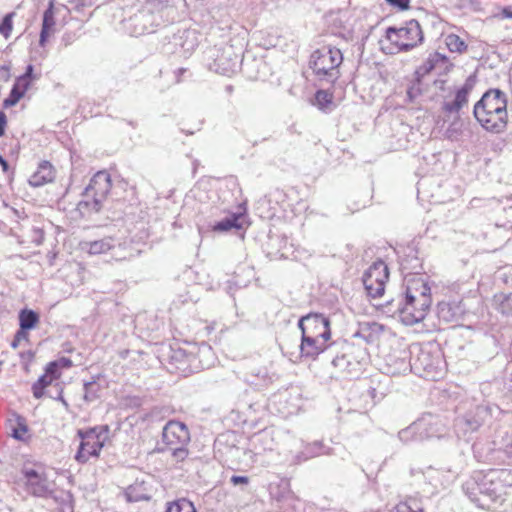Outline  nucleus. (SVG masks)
Instances as JSON below:
<instances>
[{"label": "nucleus", "mask_w": 512, "mask_h": 512, "mask_svg": "<svg viewBox=\"0 0 512 512\" xmlns=\"http://www.w3.org/2000/svg\"><path fill=\"white\" fill-rule=\"evenodd\" d=\"M508 101L504 92L489 89L474 104L473 116L479 126L487 133L501 134L509 123Z\"/></svg>", "instance_id": "1"}, {"label": "nucleus", "mask_w": 512, "mask_h": 512, "mask_svg": "<svg viewBox=\"0 0 512 512\" xmlns=\"http://www.w3.org/2000/svg\"><path fill=\"white\" fill-rule=\"evenodd\" d=\"M300 356L316 360L331 346L332 331L330 320L322 314L310 313L300 318Z\"/></svg>", "instance_id": "2"}, {"label": "nucleus", "mask_w": 512, "mask_h": 512, "mask_svg": "<svg viewBox=\"0 0 512 512\" xmlns=\"http://www.w3.org/2000/svg\"><path fill=\"white\" fill-rule=\"evenodd\" d=\"M424 33L417 20H409L400 26H391L385 30L380 46L385 54L408 52L422 44Z\"/></svg>", "instance_id": "3"}, {"label": "nucleus", "mask_w": 512, "mask_h": 512, "mask_svg": "<svg viewBox=\"0 0 512 512\" xmlns=\"http://www.w3.org/2000/svg\"><path fill=\"white\" fill-rule=\"evenodd\" d=\"M343 61L342 50L327 44L312 51L309 56V67L319 81L335 83L341 77Z\"/></svg>", "instance_id": "4"}, {"label": "nucleus", "mask_w": 512, "mask_h": 512, "mask_svg": "<svg viewBox=\"0 0 512 512\" xmlns=\"http://www.w3.org/2000/svg\"><path fill=\"white\" fill-rule=\"evenodd\" d=\"M112 190V177L107 170L97 171L90 179L83 193V199L77 204V210L85 215L99 212Z\"/></svg>", "instance_id": "5"}, {"label": "nucleus", "mask_w": 512, "mask_h": 512, "mask_svg": "<svg viewBox=\"0 0 512 512\" xmlns=\"http://www.w3.org/2000/svg\"><path fill=\"white\" fill-rule=\"evenodd\" d=\"M190 440V431L181 421L170 420L163 427L162 442L171 450L172 457L178 462H182L188 457Z\"/></svg>", "instance_id": "6"}, {"label": "nucleus", "mask_w": 512, "mask_h": 512, "mask_svg": "<svg viewBox=\"0 0 512 512\" xmlns=\"http://www.w3.org/2000/svg\"><path fill=\"white\" fill-rule=\"evenodd\" d=\"M77 435L81 441L75 454V460L84 464L90 459H97L100 456L101 450L108 440V428L96 426L87 430H78Z\"/></svg>", "instance_id": "7"}, {"label": "nucleus", "mask_w": 512, "mask_h": 512, "mask_svg": "<svg viewBox=\"0 0 512 512\" xmlns=\"http://www.w3.org/2000/svg\"><path fill=\"white\" fill-rule=\"evenodd\" d=\"M388 280L389 269L387 264L382 260L372 263L363 275L365 290L372 298L383 296Z\"/></svg>", "instance_id": "8"}, {"label": "nucleus", "mask_w": 512, "mask_h": 512, "mask_svg": "<svg viewBox=\"0 0 512 512\" xmlns=\"http://www.w3.org/2000/svg\"><path fill=\"white\" fill-rule=\"evenodd\" d=\"M432 299H425V301H419L415 299H406L399 309V317L402 323L405 325H415L423 321L431 307Z\"/></svg>", "instance_id": "9"}, {"label": "nucleus", "mask_w": 512, "mask_h": 512, "mask_svg": "<svg viewBox=\"0 0 512 512\" xmlns=\"http://www.w3.org/2000/svg\"><path fill=\"white\" fill-rule=\"evenodd\" d=\"M24 477L28 491L36 497H48L55 488V482L48 480L44 471L25 469Z\"/></svg>", "instance_id": "10"}, {"label": "nucleus", "mask_w": 512, "mask_h": 512, "mask_svg": "<svg viewBox=\"0 0 512 512\" xmlns=\"http://www.w3.org/2000/svg\"><path fill=\"white\" fill-rule=\"evenodd\" d=\"M33 70V65H28L25 73L16 79L8 97L3 101L4 108L15 106L24 97L32 82L36 79Z\"/></svg>", "instance_id": "11"}, {"label": "nucleus", "mask_w": 512, "mask_h": 512, "mask_svg": "<svg viewBox=\"0 0 512 512\" xmlns=\"http://www.w3.org/2000/svg\"><path fill=\"white\" fill-rule=\"evenodd\" d=\"M405 282V298L416 299L425 301V299H432L431 288L428 285L426 278L420 274L407 275L404 279Z\"/></svg>", "instance_id": "12"}, {"label": "nucleus", "mask_w": 512, "mask_h": 512, "mask_svg": "<svg viewBox=\"0 0 512 512\" xmlns=\"http://www.w3.org/2000/svg\"><path fill=\"white\" fill-rule=\"evenodd\" d=\"M385 333V327L376 322L361 323L357 331V336L370 345H379Z\"/></svg>", "instance_id": "13"}, {"label": "nucleus", "mask_w": 512, "mask_h": 512, "mask_svg": "<svg viewBox=\"0 0 512 512\" xmlns=\"http://www.w3.org/2000/svg\"><path fill=\"white\" fill-rule=\"evenodd\" d=\"M473 89V83L466 81L462 86L454 91V99L446 102L443 106L444 111L452 113L458 112L468 104L469 95Z\"/></svg>", "instance_id": "14"}, {"label": "nucleus", "mask_w": 512, "mask_h": 512, "mask_svg": "<svg viewBox=\"0 0 512 512\" xmlns=\"http://www.w3.org/2000/svg\"><path fill=\"white\" fill-rule=\"evenodd\" d=\"M55 178V168L49 161H42L37 170L30 176L29 184L34 187H40L51 183Z\"/></svg>", "instance_id": "15"}, {"label": "nucleus", "mask_w": 512, "mask_h": 512, "mask_svg": "<svg viewBox=\"0 0 512 512\" xmlns=\"http://www.w3.org/2000/svg\"><path fill=\"white\" fill-rule=\"evenodd\" d=\"M55 24L56 22L54 18V3L51 0L49 3V7L46 9L43 15L42 30L40 34L41 44H44L46 38L50 36V34L53 32Z\"/></svg>", "instance_id": "16"}, {"label": "nucleus", "mask_w": 512, "mask_h": 512, "mask_svg": "<svg viewBox=\"0 0 512 512\" xmlns=\"http://www.w3.org/2000/svg\"><path fill=\"white\" fill-rule=\"evenodd\" d=\"M72 365L73 363L70 358L61 357L55 361L49 362L44 369V373H46L53 379L58 380L61 377L62 369H68L72 367Z\"/></svg>", "instance_id": "17"}, {"label": "nucleus", "mask_w": 512, "mask_h": 512, "mask_svg": "<svg viewBox=\"0 0 512 512\" xmlns=\"http://www.w3.org/2000/svg\"><path fill=\"white\" fill-rule=\"evenodd\" d=\"M313 104L322 111L331 110L334 107V93L330 90H317Z\"/></svg>", "instance_id": "18"}, {"label": "nucleus", "mask_w": 512, "mask_h": 512, "mask_svg": "<svg viewBox=\"0 0 512 512\" xmlns=\"http://www.w3.org/2000/svg\"><path fill=\"white\" fill-rule=\"evenodd\" d=\"M19 326L23 329H34L40 322L39 314L31 309H22L18 315Z\"/></svg>", "instance_id": "19"}, {"label": "nucleus", "mask_w": 512, "mask_h": 512, "mask_svg": "<svg viewBox=\"0 0 512 512\" xmlns=\"http://www.w3.org/2000/svg\"><path fill=\"white\" fill-rule=\"evenodd\" d=\"M389 512H426L415 498L407 497L396 503Z\"/></svg>", "instance_id": "20"}, {"label": "nucleus", "mask_w": 512, "mask_h": 512, "mask_svg": "<svg viewBox=\"0 0 512 512\" xmlns=\"http://www.w3.org/2000/svg\"><path fill=\"white\" fill-rule=\"evenodd\" d=\"M165 512H197L196 508L190 500L180 498L166 504Z\"/></svg>", "instance_id": "21"}, {"label": "nucleus", "mask_w": 512, "mask_h": 512, "mask_svg": "<svg viewBox=\"0 0 512 512\" xmlns=\"http://www.w3.org/2000/svg\"><path fill=\"white\" fill-rule=\"evenodd\" d=\"M242 218V214H233L232 217L226 218L222 221L216 223L213 227L214 231H229L232 228L241 229L242 225L239 223V220Z\"/></svg>", "instance_id": "22"}, {"label": "nucleus", "mask_w": 512, "mask_h": 512, "mask_svg": "<svg viewBox=\"0 0 512 512\" xmlns=\"http://www.w3.org/2000/svg\"><path fill=\"white\" fill-rule=\"evenodd\" d=\"M445 44L451 52L463 53L467 50L465 41L456 34H449L445 38Z\"/></svg>", "instance_id": "23"}, {"label": "nucleus", "mask_w": 512, "mask_h": 512, "mask_svg": "<svg viewBox=\"0 0 512 512\" xmlns=\"http://www.w3.org/2000/svg\"><path fill=\"white\" fill-rule=\"evenodd\" d=\"M55 379L43 373L39 379L33 384L32 391L35 398L40 399L44 395L45 389L50 386Z\"/></svg>", "instance_id": "24"}, {"label": "nucleus", "mask_w": 512, "mask_h": 512, "mask_svg": "<svg viewBox=\"0 0 512 512\" xmlns=\"http://www.w3.org/2000/svg\"><path fill=\"white\" fill-rule=\"evenodd\" d=\"M113 248L110 240L101 239L90 243L89 252L91 254H102L107 253Z\"/></svg>", "instance_id": "25"}, {"label": "nucleus", "mask_w": 512, "mask_h": 512, "mask_svg": "<svg viewBox=\"0 0 512 512\" xmlns=\"http://www.w3.org/2000/svg\"><path fill=\"white\" fill-rule=\"evenodd\" d=\"M15 15V12L8 13L0 22V35H3L5 39H8L11 36L13 30V18Z\"/></svg>", "instance_id": "26"}, {"label": "nucleus", "mask_w": 512, "mask_h": 512, "mask_svg": "<svg viewBox=\"0 0 512 512\" xmlns=\"http://www.w3.org/2000/svg\"><path fill=\"white\" fill-rule=\"evenodd\" d=\"M494 298L498 302L499 309L503 314L512 315V293L509 295H495Z\"/></svg>", "instance_id": "27"}, {"label": "nucleus", "mask_w": 512, "mask_h": 512, "mask_svg": "<svg viewBox=\"0 0 512 512\" xmlns=\"http://www.w3.org/2000/svg\"><path fill=\"white\" fill-rule=\"evenodd\" d=\"M444 60H446V57H444L441 54L435 52V53L431 54L427 58V60L423 63V65L421 66L420 69L424 73H429L431 70L434 69L436 64H438L439 62L444 61Z\"/></svg>", "instance_id": "28"}, {"label": "nucleus", "mask_w": 512, "mask_h": 512, "mask_svg": "<svg viewBox=\"0 0 512 512\" xmlns=\"http://www.w3.org/2000/svg\"><path fill=\"white\" fill-rule=\"evenodd\" d=\"M28 426L23 419H18L16 426L13 428V437L18 440L25 441L29 438Z\"/></svg>", "instance_id": "29"}, {"label": "nucleus", "mask_w": 512, "mask_h": 512, "mask_svg": "<svg viewBox=\"0 0 512 512\" xmlns=\"http://www.w3.org/2000/svg\"><path fill=\"white\" fill-rule=\"evenodd\" d=\"M96 0H70V4L74 9L78 11H82L85 8L92 7L95 4Z\"/></svg>", "instance_id": "30"}, {"label": "nucleus", "mask_w": 512, "mask_h": 512, "mask_svg": "<svg viewBox=\"0 0 512 512\" xmlns=\"http://www.w3.org/2000/svg\"><path fill=\"white\" fill-rule=\"evenodd\" d=\"M16 338H18L20 341L25 342V343H29L30 341V337H29V330L28 329H23L19 326V329L17 330V332L15 333L14 335Z\"/></svg>", "instance_id": "31"}, {"label": "nucleus", "mask_w": 512, "mask_h": 512, "mask_svg": "<svg viewBox=\"0 0 512 512\" xmlns=\"http://www.w3.org/2000/svg\"><path fill=\"white\" fill-rule=\"evenodd\" d=\"M7 126V117L4 112H0V136H3Z\"/></svg>", "instance_id": "32"}, {"label": "nucleus", "mask_w": 512, "mask_h": 512, "mask_svg": "<svg viewBox=\"0 0 512 512\" xmlns=\"http://www.w3.org/2000/svg\"><path fill=\"white\" fill-rule=\"evenodd\" d=\"M249 481L248 477L246 476H232L231 477V482L234 484V485H238V484H247Z\"/></svg>", "instance_id": "33"}, {"label": "nucleus", "mask_w": 512, "mask_h": 512, "mask_svg": "<svg viewBox=\"0 0 512 512\" xmlns=\"http://www.w3.org/2000/svg\"><path fill=\"white\" fill-rule=\"evenodd\" d=\"M391 4H394L401 9H406L409 6L410 0H388Z\"/></svg>", "instance_id": "34"}, {"label": "nucleus", "mask_w": 512, "mask_h": 512, "mask_svg": "<svg viewBox=\"0 0 512 512\" xmlns=\"http://www.w3.org/2000/svg\"><path fill=\"white\" fill-rule=\"evenodd\" d=\"M446 135L448 139L456 140L459 135V132L456 129L450 127L447 129Z\"/></svg>", "instance_id": "35"}, {"label": "nucleus", "mask_w": 512, "mask_h": 512, "mask_svg": "<svg viewBox=\"0 0 512 512\" xmlns=\"http://www.w3.org/2000/svg\"><path fill=\"white\" fill-rule=\"evenodd\" d=\"M0 166L4 173L8 172L9 165H8L7 161L1 155H0Z\"/></svg>", "instance_id": "36"}, {"label": "nucleus", "mask_w": 512, "mask_h": 512, "mask_svg": "<svg viewBox=\"0 0 512 512\" xmlns=\"http://www.w3.org/2000/svg\"><path fill=\"white\" fill-rule=\"evenodd\" d=\"M21 344H22V341H20L18 338H16V337L14 336V338H13V340H12V342H11V347H12L13 349H17Z\"/></svg>", "instance_id": "37"}, {"label": "nucleus", "mask_w": 512, "mask_h": 512, "mask_svg": "<svg viewBox=\"0 0 512 512\" xmlns=\"http://www.w3.org/2000/svg\"><path fill=\"white\" fill-rule=\"evenodd\" d=\"M502 15L506 18H512V12L508 11L507 9L502 11Z\"/></svg>", "instance_id": "38"}, {"label": "nucleus", "mask_w": 512, "mask_h": 512, "mask_svg": "<svg viewBox=\"0 0 512 512\" xmlns=\"http://www.w3.org/2000/svg\"><path fill=\"white\" fill-rule=\"evenodd\" d=\"M423 370L430 374L432 372L431 366L429 364L423 365Z\"/></svg>", "instance_id": "39"}, {"label": "nucleus", "mask_w": 512, "mask_h": 512, "mask_svg": "<svg viewBox=\"0 0 512 512\" xmlns=\"http://www.w3.org/2000/svg\"><path fill=\"white\" fill-rule=\"evenodd\" d=\"M127 497H128V499H129V501H131V500H132L131 495H130V492H128V493H127Z\"/></svg>", "instance_id": "40"}, {"label": "nucleus", "mask_w": 512, "mask_h": 512, "mask_svg": "<svg viewBox=\"0 0 512 512\" xmlns=\"http://www.w3.org/2000/svg\"><path fill=\"white\" fill-rule=\"evenodd\" d=\"M427 354H422V357H423V360H425L427 358Z\"/></svg>", "instance_id": "41"}, {"label": "nucleus", "mask_w": 512, "mask_h": 512, "mask_svg": "<svg viewBox=\"0 0 512 512\" xmlns=\"http://www.w3.org/2000/svg\"><path fill=\"white\" fill-rule=\"evenodd\" d=\"M2 69L6 70L7 72L9 71L8 67H2Z\"/></svg>", "instance_id": "42"}]
</instances>
